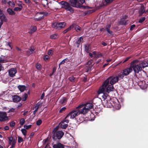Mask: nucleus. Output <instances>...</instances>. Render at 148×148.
I'll return each mask as SVG.
<instances>
[{
	"mask_svg": "<svg viewBox=\"0 0 148 148\" xmlns=\"http://www.w3.org/2000/svg\"><path fill=\"white\" fill-rule=\"evenodd\" d=\"M16 137L15 138H13V142L12 143L14 144H16Z\"/></svg>",
	"mask_w": 148,
	"mask_h": 148,
	"instance_id": "obj_63",
	"label": "nucleus"
},
{
	"mask_svg": "<svg viewBox=\"0 0 148 148\" xmlns=\"http://www.w3.org/2000/svg\"><path fill=\"white\" fill-rule=\"evenodd\" d=\"M21 99V98L20 97L16 95L14 96L13 98V100L14 102H19Z\"/></svg>",
	"mask_w": 148,
	"mask_h": 148,
	"instance_id": "obj_16",
	"label": "nucleus"
},
{
	"mask_svg": "<svg viewBox=\"0 0 148 148\" xmlns=\"http://www.w3.org/2000/svg\"><path fill=\"white\" fill-rule=\"evenodd\" d=\"M53 50L50 49L49 50L48 54L50 56H52L53 54Z\"/></svg>",
	"mask_w": 148,
	"mask_h": 148,
	"instance_id": "obj_40",
	"label": "nucleus"
},
{
	"mask_svg": "<svg viewBox=\"0 0 148 148\" xmlns=\"http://www.w3.org/2000/svg\"><path fill=\"white\" fill-rule=\"evenodd\" d=\"M28 97V95L27 94L25 93L23 95L21 99L23 101H25Z\"/></svg>",
	"mask_w": 148,
	"mask_h": 148,
	"instance_id": "obj_27",
	"label": "nucleus"
},
{
	"mask_svg": "<svg viewBox=\"0 0 148 148\" xmlns=\"http://www.w3.org/2000/svg\"><path fill=\"white\" fill-rule=\"evenodd\" d=\"M43 58L45 61H46L49 59V57L48 55H45L43 56Z\"/></svg>",
	"mask_w": 148,
	"mask_h": 148,
	"instance_id": "obj_46",
	"label": "nucleus"
},
{
	"mask_svg": "<svg viewBox=\"0 0 148 148\" xmlns=\"http://www.w3.org/2000/svg\"><path fill=\"white\" fill-rule=\"evenodd\" d=\"M7 3L11 7H14L15 6V4L13 2H11L10 1H9Z\"/></svg>",
	"mask_w": 148,
	"mask_h": 148,
	"instance_id": "obj_41",
	"label": "nucleus"
},
{
	"mask_svg": "<svg viewBox=\"0 0 148 148\" xmlns=\"http://www.w3.org/2000/svg\"><path fill=\"white\" fill-rule=\"evenodd\" d=\"M69 117L68 115H67L65 117L64 120L62 121L63 122L65 123V122L67 123H68L69 122V119H67Z\"/></svg>",
	"mask_w": 148,
	"mask_h": 148,
	"instance_id": "obj_34",
	"label": "nucleus"
},
{
	"mask_svg": "<svg viewBox=\"0 0 148 148\" xmlns=\"http://www.w3.org/2000/svg\"><path fill=\"white\" fill-rule=\"evenodd\" d=\"M131 84L133 88H135V86L138 85V83L136 82H134L132 79L131 81L130 80V84Z\"/></svg>",
	"mask_w": 148,
	"mask_h": 148,
	"instance_id": "obj_24",
	"label": "nucleus"
},
{
	"mask_svg": "<svg viewBox=\"0 0 148 148\" xmlns=\"http://www.w3.org/2000/svg\"><path fill=\"white\" fill-rule=\"evenodd\" d=\"M130 59V57H128L127 58H124L123 61H122L121 62H122L123 63H124L127 61L129 59Z\"/></svg>",
	"mask_w": 148,
	"mask_h": 148,
	"instance_id": "obj_53",
	"label": "nucleus"
},
{
	"mask_svg": "<svg viewBox=\"0 0 148 148\" xmlns=\"http://www.w3.org/2000/svg\"><path fill=\"white\" fill-rule=\"evenodd\" d=\"M69 3L72 7L80 8H85V6L82 5L84 3V0H70Z\"/></svg>",
	"mask_w": 148,
	"mask_h": 148,
	"instance_id": "obj_3",
	"label": "nucleus"
},
{
	"mask_svg": "<svg viewBox=\"0 0 148 148\" xmlns=\"http://www.w3.org/2000/svg\"><path fill=\"white\" fill-rule=\"evenodd\" d=\"M136 25H132L130 27V30H133L135 27Z\"/></svg>",
	"mask_w": 148,
	"mask_h": 148,
	"instance_id": "obj_61",
	"label": "nucleus"
},
{
	"mask_svg": "<svg viewBox=\"0 0 148 148\" xmlns=\"http://www.w3.org/2000/svg\"><path fill=\"white\" fill-rule=\"evenodd\" d=\"M23 140L22 138L20 136L18 137V142L19 143H20L21 142H23Z\"/></svg>",
	"mask_w": 148,
	"mask_h": 148,
	"instance_id": "obj_51",
	"label": "nucleus"
},
{
	"mask_svg": "<svg viewBox=\"0 0 148 148\" xmlns=\"http://www.w3.org/2000/svg\"><path fill=\"white\" fill-rule=\"evenodd\" d=\"M58 26L59 29L61 28H63L65 27L66 23L64 22H60L58 23Z\"/></svg>",
	"mask_w": 148,
	"mask_h": 148,
	"instance_id": "obj_22",
	"label": "nucleus"
},
{
	"mask_svg": "<svg viewBox=\"0 0 148 148\" xmlns=\"http://www.w3.org/2000/svg\"><path fill=\"white\" fill-rule=\"evenodd\" d=\"M8 117L7 116V114L5 112H0V121L3 122L8 120Z\"/></svg>",
	"mask_w": 148,
	"mask_h": 148,
	"instance_id": "obj_9",
	"label": "nucleus"
},
{
	"mask_svg": "<svg viewBox=\"0 0 148 148\" xmlns=\"http://www.w3.org/2000/svg\"><path fill=\"white\" fill-rule=\"evenodd\" d=\"M35 50V49L34 47H31L29 49V50L30 51V52H31L32 53Z\"/></svg>",
	"mask_w": 148,
	"mask_h": 148,
	"instance_id": "obj_64",
	"label": "nucleus"
},
{
	"mask_svg": "<svg viewBox=\"0 0 148 148\" xmlns=\"http://www.w3.org/2000/svg\"><path fill=\"white\" fill-rule=\"evenodd\" d=\"M58 38V35L56 34H54L51 35L50 36L51 38L52 39H56Z\"/></svg>",
	"mask_w": 148,
	"mask_h": 148,
	"instance_id": "obj_37",
	"label": "nucleus"
},
{
	"mask_svg": "<svg viewBox=\"0 0 148 148\" xmlns=\"http://www.w3.org/2000/svg\"><path fill=\"white\" fill-rule=\"evenodd\" d=\"M36 29V27L35 26H33L31 28L32 31L33 32H35Z\"/></svg>",
	"mask_w": 148,
	"mask_h": 148,
	"instance_id": "obj_55",
	"label": "nucleus"
},
{
	"mask_svg": "<svg viewBox=\"0 0 148 148\" xmlns=\"http://www.w3.org/2000/svg\"><path fill=\"white\" fill-rule=\"evenodd\" d=\"M79 114V113L78 109L76 108L75 110H73L67 115L69 116H70L71 119H73Z\"/></svg>",
	"mask_w": 148,
	"mask_h": 148,
	"instance_id": "obj_8",
	"label": "nucleus"
},
{
	"mask_svg": "<svg viewBox=\"0 0 148 148\" xmlns=\"http://www.w3.org/2000/svg\"><path fill=\"white\" fill-rule=\"evenodd\" d=\"M89 45L87 44L85 46V51L87 53H89L90 52V50L89 49Z\"/></svg>",
	"mask_w": 148,
	"mask_h": 148,
	"instance_id": "obj_30",
	"label": "nucleus"
},
{
	"mask_svg": "<svg viewBox=\"0 0 148 148\" xmlns=\"http://www.w3.org/2000/svg\"><path fill=\"white\" fill-rule=\"evenodd\" d=\"M75 25V24L74 23H73L72 25H71L66 29L64 30L63 32V33L64 34L66 33L67 32L71 30L72 29H73Z\"/></svg>",
	"mask_w": 148,
	"mask_h": 148,
	"instance_id": "obj_13",
	"label": "nucleus"
},
{
	"mask_svg": "<svg viewBox=\"0 0 148 148\" xmlns=\"http://www.w3.org/2000/svg\"><path fill=\"white\" fill-rule=\"evenodd\" d=\"M7 12L10 15H14L15 14V13L14 11L10 8L7 9Z\"/></svg>",
	"mask_w": 148,
	"mask_h": 148,
	"instance_id": "obj_21",
	"label": "nucleus"
},
{
	"mask_svg": "<svg viewBox=\"0 0 148 148\" xmlns=\"http://www.w3.org/2000/svg\"><path fill=\"white\" fill-rule=\"evenodd\" d=\"M120 24L121 25H126L128 24V22L126 21V20L124 19H122L120 21Z\"/></svg>",
	"mask_w": 148,
	"mask_h": 148,
	"instance_id": "obj_29",
	"label": "nucleus"
},
{
	"mask_svg": "<svg viewBox=\"0 0 148 148\" xmlns=\"http://www.w3.org/2000/svg\"><path fill=\"white\" fill-rule=\"evenodd\" d=\"M123 73L125 76L128 75L130 73V67L128 66L127 68L123 70Z\"/></svg>",
	"mask_w": 148,
	"mask_h": 148,
	"instance_id": "obj_20",
	"label": "nucleus"
},
{
	"mask_svg": "<svg viewBox=\"0 0 148 148\" xmlns=\"http://www.w3.org/2000/svg\"><path fill=\"white\" fill-rule=\"evenodd\" d=\"M21 131L23 134L25 136L26 135L27 131L25 129H22L21 130Z\"/></svg>",
	"mask_w": 148,
	"mask_h": 148,
	"instance_id": "obj_36",
	"label": "nucleus"
},
{
	"mask_svg": "<svg viewBox=\"0 0 148 148\" xmlns=\"http://www.w3.org/2000/svg\"><path fill=\"white\" fill-rule=\"evenodd\" d=\"M67 99L66 97H63L60 101V103L61 104H64L67 102Z\"/></svg>",
	"mask_w": 148,
	"mask_h": 148,
	"instance_id": "obj_25",
	"label": "nucleus"
},
{
	"mask_svg": "<svg viewBox=\"0 0 148 148\" xmlns=\"http://www.w3.org/2000/svg\"><path fill=\"white\" fill-rule=\"evenodd\" d=\"M0 18H3L5 22H6L7 19L6 16L3 13L2 11L0 9Z\"/></svg>",
	"mask_w": 148,
	"mask_h": 148,
	"instance_id": "obj_17",
	"label": "nucleus"
},
{
	"mask_svg": "<svg viewBox=\"0 0 148 148\" xmlns=\"http://www.w3.org/2000/svg\"><path fill=\"white\" fill-rule=\"evenodd\" d=\"M59 127L58 126H57L56 127H54L53 129V134L56 133L59 129Z\"/></svg>",
	"mask_w": 148,
	"mask_h": 148,
	"instance_id": "obj_45",
	"label": "nucleus"
},
{
	"mask_svg": "<svg viewBox=\"0 0 148 148\" xmlns=\"http://www.w3.org/2000/svg\"><path fill=\"white\" fill-rule=\"evenodd\" d=\"M4 21V20L3 18H0V28L1 27Z\"/></svg>",
	"mask_w": 148,
	"mask_h": 148,
	"instance_id": "obj_49",
	"label": "nucleus"
},
{
	"mask_svg": "<svg viewBox=\"0 0 148 148\" xmlns=\"http://www.w3.org/2000/svg\"><path fill=\"white\" fill-rule=\"evenodd\" d=\"M32 125H25L24 126V127L25 128V129L28 130L29 128H31Z\"/></svg>",
	"mask_w": 148,
	"mask_h": 148,
	"instance_id": "obj_50",
	"label": "nucleus"
},
{
	"mask_svg": "<svg viewBox=\"0 0 148 148\" xmlns=\"http://www.w3.org/2000/svg\"><path fill=\"white\" fill-rule=\"evenodd\" d=\"M36 68L38 70H41V69L42 66L39 63H37L36 66Z\"/></svg>",
	"mask_w": 148,
	"mask_h": 148,
	"instance_id": "obj_33",
	"label": "nucleus"
},
{
	"mask_svg": "<svg viewBox=\"0 0 148 148\" xmlns=\"http://www.w3.org/2000/svg\"><path fill=\"white\" fill-rule=\"evenodd\" d=\"M42 123V121L40 119H38L36 122V124L37 125H40Z\"/></svg>",
	"mask_w": 148,
	"mask_h": 148,
	"instance_id": "obj_47",
	"label": "nucleus"
},
{
	"mask_svg": "<svg viewBox=\"0 0 148 148\" xmlns=\"http://www.w3.org/2000/svg\"><path fill=\"white\" fill-rule=\"evenodd\" d=\"M108 85L105 82V81L103 83L102 85L100 86L97 92L98 94H100L101 93H104V92L109 93L110 92H108L107 90Z\"/></svg>",
	"mask_w": 148,
	"mask_h": 148,
	"instance_id": "obj_4",
	"label": "nucleus"
},
{
	"mask_svg": "<svg viewBox=\"0 0 148 148\" xmlns=\"http://www.w3.org/2000/svg\"><path fill=\"white\" fill-rule=\"evenodd\" d=\"M39 106L40 104L38 103H37L36 104L34 108H36V109L38 110L39 108Z\"/></svg>",
	"mask_w": 148,
	"mask_h": 148,
	"instance_id": "obj_60",
	"label": "nucleus"
},
{
	"mask_svg": "<svg viewBox=\"0 0 148 148\" xmlns=\"http://www.w3.org/2000/svg\"><path fill=\"white\" fill-rule=\"evenodd\" d=\"M139 64L141 66V67L142 68V69L147 67V65H148V64H147V63L144 62L139 63Z\"/></svg>",
	"mask_w": 148,
	"mask_h": 148,
	"instance_id": "obj_28",
	"label": "nucleus"
},
{
	"mask_svg": "<svg viewBox=\"0 0 148 148\" xmlns=\"http://www.w3.org/2000/svg\"><path fill=\"white\" fill-rule=\"evenodd\" d=\"M58 22H55L52 24V27L55 29H59V27H58Z\"/></svg>",
	"mask_w": 148,
	"mask_h": 148,
	"instance_id": "obj_23",
	"label": "nucleus"
},
{
	"mask_svg": "<svg viewBox=\"0 0 148 148\" xmlns=\"http://www.w3.org/2000/svg\"><path fill=\"white\" fill-rule=\"evenodd\" d=\"M59 125L60 127L63 129H66L68 126V124H65L62 121L60 123Z\"/></svg>",
	"mask_w": 148,
	"mask_h": 148,
	"instance_id": "obj_18",
	"label": "nucleus"
},
{
	"mask_svg": "<svg viewBox=\"0 0 148 148\" xmlns=\"http://www.w3.org/2000/svg\"><path fill=\"white\" fill-rule=\"evenodd\" d=\"M61 4L63 6L64 8L68 11H70L71 12H73V9L71 7V3H68L66 1H62L61 2Z\"/></svg>",
	"mask_w": 148,
	"mask_h": 148,
	"instance_id": "obj_5",
	"label": "nucleus"
},
{
	"mask_svg": "<svg viewBox=\"0 0 148 148\" xmlns=\"http://www.w3.org/2000/svg\"><path fill=\"white\" fill-rule=\"evenodd\" d=\"M145 19V17H143L140 18L138 20V22L139 23H142Z\"/></svg>",
	"mask_w": 148,
	"mask_h": 148,
	"instance_id": "obj_42",
	"label": "nucleus"
},
{
	"mask_svg": "<svg viewBox=\"0 0 148 148\" xmlns=\"http://www.w3.org/2000/svg\"><path fill=\"white\" fill-rule=\"evenodd\" d=\"M119 78L117 76H111L107 79L105 81V82L108 85L107 89L108 92L114 91V89L113 85L117 82L119 81Z\"/></svg>",
	"mask_w": 148,
	"mask_h": 148,
	"instance_id": "obj_1",
	"label": "nucleus"
},
{
	"mask_svg": "<svg viewBox=\"0 0 148 148\" xmlns=\"http://www.w3.org/2000/svg\"><path fill=\"white\" fill-rule=\"evenodd\" d=\"M25 122V119L24 118L21 119L20 121V124L22 125H23Z\"/></svg>",
	"mask_w": 148,
	"mask_h": 148,
	"instance_id": "obj_43",
	"label": "nucleus"
},
{
	"mask_svg": "<svg viewBox=\"0 0 148 148\" xmlns=\"http://www.w3.org/2000/svg\"><path fill=\"white\" fill-rule=\"evenodd\" d=\"M123 72L120 73L118 75L117 77H118L119 79L120 78L121 79H123V77H124L125 75L123 74Z\"/></svg>",
	"mask_w": 148,
	"mask_h": 148,
	"instance_id": "obj_35",
	"label": "nucleus"
},
{
	"mask_svg": "<svg viewBox=\"0 0 148 148\" xmlns=\"http://www.w3.org/2000/svg\"><path fill=\"white\" fill-rule=\"evenodd\" d=\"M93 12V10H90L89 11H86V14H91Z\"/></svg>",
	"mask_w": 148,
	"mask_h": 148,
	"instance_id": "obj_62",
	"label": "nucleus"
},
{
	"mask_svg": "<svg viewBox=\"0 0 148 148\" xmlns=\"http://www.w3.org/2000/svg\"><path fill=\"white\" fill-rule=\"evenodd\" d=\"M82 40H83V38L82 36L80 37L76 42L78 43H80L82 41Z\"/></svg>",
	"mask_w": 148,
	"mask_h": 148,
	"instance_id": "obj_54",
	"label": "nucleus"
},
{
	"mask_svg": "<svg viewBox=\"0 0 148 148\" xmlns=\"http://www.w3.org/2000/svg\"><path fill=\"white\" fill-rule=\"evenodd\" d=\"M93 54L95 56L96 58H99L101 57L102 56V54L100 53H97L96 51H93Z\"/></svg>",
	"mask_w": 148,
	"mask_h": 148,
	"instance_id": "obj_26",
	"label": "nucleus"
},
{
	"mask_svg": "<svg viewBox=\"0 0 148 148\" xmlns=\"http://www.w3.org/2000/svg\"><path fill=\"white\" fill-rule=\"evenodd\" d=\"M77 108L78 109L79 114H81L84 115L89 111L88 109L84 108V105L83 104L79 105L77 107Z\"/></svg>",
	"mask_w": 148,
	"mask_h": 148,
	"instance_id": "obj_6",
	"label": "nucleus"
},
{
	"mask_svg": "<svg viewBox=\"0 0 148 148\" xmlns=\"http://www.w3.org/2000/svg\"><path fill=\"white\" fill-rule=\"evenodd\" d=\"M9 140V144L11 145L13 142V137L12 136L8 137Z\"/></svg>",
	"mask_w": 148,
	"mask_h": 148,
	"instance_id": "obj_39",
	"label": "nucleus"
},
{
	"mask_svg": "<svg viewBox=\"0 0 148 148\" xmlns=\"http://www.w3.org/2000/svg\"><path fill=\"white\" fill-rule=\"evenodd\" d=\"M69 80L72 82H73L74 81L75 78L73 77H70L69 78Z\"/></svg>",
	"mask_w": 148,
	"mask_h": 148,
	"instance_id": "obj_59",
	"label": "nucleus"
},
{
	"mask_svg": "<svg viewBox=\"0 0 148 148\" xmlns=\"http://www.w3.org/2000/svg\"><path fill=\"white\" fill-rule=\"evenodd\" d=\"M145 7L143 6H141L140 9L139 10V16H141L142 14L145 12Z\"/></svg>",
	"mask_w": 148,
	"mask_h": 148,
	"instance_id": "obj_15",
	"label": "nucleus"
},
{
	"mask_svg": "<svg viewBox=\"0 0 148 148\" xmlns=\"http://www.w3.org/2000/svg\"><path fill=\"white\" fill-rule=\"evenodd\" d=\"M64 133L61 131H58L56 133H53L52 138L53 139L56 140L57 139H61L64 135Z\"/></svg>",
	"mask_w": 148,
	"mask_h": 148,
	"instance_id": "obj_7",
	"label": "nucleus"
},
{
	"mask_svg": "<svg viewBox=\"0 0 148 148\" xmlns=\"http://www.w3.org/2000/svg\"><path fill=\"white\" fill-rule=\"evenodd\" d=\"M44 18V16L43 15L40 16L38 18H35L34 19L35 21H38L41 20L42 19Z\"/></svg>",
	"mask_w": 148,
	"mask_h": 148,
	"instance_id": "obj_31",
	"label": "nucleus"
},
{
	"mask_svg": "<svg viewBox=\"0 0 148 148\" xmlns=\"http://www.w3.org/2000/svg\"><path fill=\"white\" fill-rule=\"evenodd\" d=\"M18 88L21 92H23L26 89V87L24 85H19Z\"/></svg>",
	"mask_w": 148,
	"mask_h": 148,
	"instance_id": "obj_19",
	"label": "nucleus"
},
{
	"mask_svg": "<svg viewBox=\"0 0 148 148\" xmlns=\"http://www.w3.org/2000/svg\"><path fill=\"white\" fill-rule=\"evenodd\" d=\"M15 125V123L14 121H12L10 123V126L11 127H13Z\"/></svg>",
	"mask_w": 148,
	"mask_h": 148,
	"instance_id": "obj_48",
	"label": "nucleus"
},
{
	"mask_svg": "<svg viewBox=\"0 0 148 148\" xmlns=\"http://www.w3.org/2000/svg\"><path fill=\"white\" fill-rule=\"evenodd\" d=\"M93 106V104L91 103H88L85 104L84 106V108L88 109L89 111L90 109L92 108Z\"/></svg>",
	"mask_w": 148,
	"mask_h": 148,
	"instance_id": "obj_14",
	"label": "nucleus"
},
{
	"mask_svg": "<svg viewBox=\"0 0 148 148\" xmlns=\"http://www.w3.org/2000/svg\"><path fill=\"white\" fill-rule=\"evenodd\" d=\"M93 65H91L90 66L88 67L87 69L88 71H91L93 69Z\"/></svg>",
	"mask_w": 148,
	"mask_h": 148,
	"instance_id": "obj_58",
	"label": "nucleus"
},
{
	"mask_svg": "<svg viewBox=\"0 0 148 148\" xmlns=\"http://www.w3.org/2000/svg\"><path fill=\"white\" fill-rule=\"evenodd\" d=\"M22 9H21V8H20L18 7H15L14 9V10L15 11H21Z\"/></svg>",
	"mask_w": 148,
	"mask_h": 148,
	"instance_id": "obj_52",
	"label": "nucleus"
},
{
	"mask_svg": "<svg viewBox=\"0 0 148 148\" xmlns=\"http://www.w3.org/2000/svg\"><path fill=\"white\" fill-rule=\"evenodd\" d=\"M97 101L99 103H98L97 102L95 103L97 104V106H98L99 105H100V104L101 103L102 100L100 99H97Z\"/></svg>",
	"mask_w": 148,
	"mask_h": 148,
	"instance_id": "obj_56",
	"label": "nucleus"
},
{
	"mask_svg": "<svg viewBox=\"0 0 148 148\" xmlns=\"http://www.w3.org/2000/svg\"><path fill=\"white\" fill-rule=\"evenodd\" d=\"M67 60V58H66L64 59L59 64V68H60V65L64 64L65 61Z\"/></svg>",
	"mask_w": 148,
	"mask_h": 148,
	"instance_id": "obj_38",
	"label": "nucleus"
},
{
	"mask_svg": "<svg viewBox=\"0 0 148 148\" xmlns=\"http://www.w3.org/2000/svg\"><path fill=\"white\" fill-rule=\"evenodd\" d=\"M65 145L60 143H58L53 145V148H65Z\"/></svg>",
	"mask_w": 148,
	"mask_h": 148,
	"instance_id": "obj_11",
	"label": "nucleus"
},
{
	"mask_svg": "<svg viewBox=\"0 0 148 148\" xmlns=\"http://www.w3.org/2000/svg\"><path fill=\"white\" fill-rule=\"evenodd\" d=\"M138 62L137 60H135L130 63V73L132 71V69L135 73H138L141 71L142 69L140 65L139 64H137Z\"/></svg>",
	"mask_w": 148,
	"mask_h": 148,
	"instance_id": "obj_2",
	"label": "nucleus"
},
{
	"mask_svg": "<svg viewBox=\"0 0 148 148\" xmlns=\"http://www.w3.org/2000/svg\"><path fill=\"white\" fill-rule=\"evenodd\" d=\"M75 30L77 32L81 30V28L78 25H76L75 28Z\"/></svg>",
	"mask_w": 148,
	"mask_h": 148,
	"instance_id": "obj_32",
	"label": "nucleus"
},
{
	"mask_svg": "<svg viewBox=\"0 0 148 148\" xmlns=\"http://www.w3.org/2000/svg\"><path fill=\"white\" fill-rule=\"evenodd\" d=\"M17 73V70L16 68H12L9 71V76L11 77H13L15 76V74Z\"/></svg>",
	"mask_w": 148,
	"mask_h": 148,
	"instance_id": "obj_10",
	"label": "nucleus"
},
{
	"mask_svg": "<svg viewBox=\"0 0 148 148\" xmlns=\"http://www.w3.org/2000/svg\"><path fill=\"white\" fill-rule=\"evenodd\" d=\"M66 108L65 107H63L61 109H60L59 110V112L60 113H63V112H64L65 110H66Z\"/></svg>",
	"mask_w": 148,
	"mask_h": 148,
	"instance_id": "obj_44",
	"label": "nucleus"
},
{
	"mask_svg": "<svg viewBox=\"0 0 148 148\" xmlns=\"http://www.w3.org/2000/svg\"><path fill=\"white\" fill-rule=\"evenodd\" d=\"M111 26V24L107 25L105 29L106 30L108 33L110 35H112V32L110 30V29Z\"/></svg>",
	"mask_w": 148,
	"mask_h": 148,
	"instance_id": "obj_12",
	"label": "nucleus"
},
{
	"mask_svg": "<svg viewBox=\"0 0 148 148\" xmlns=\"http://www.w3.org/2000/svg\"><path fill=\"white\" fill-rule=\"evenodd\" d=\"M25 52H26V55L28 56H29L32 54L31 52L29 50L25 51Z\"/></svg>",
	"mask_w": 148,
	"mask_h": 148,
	"instance_id": "obj_57",
	"label": "nucleus"
}]
</instances>
